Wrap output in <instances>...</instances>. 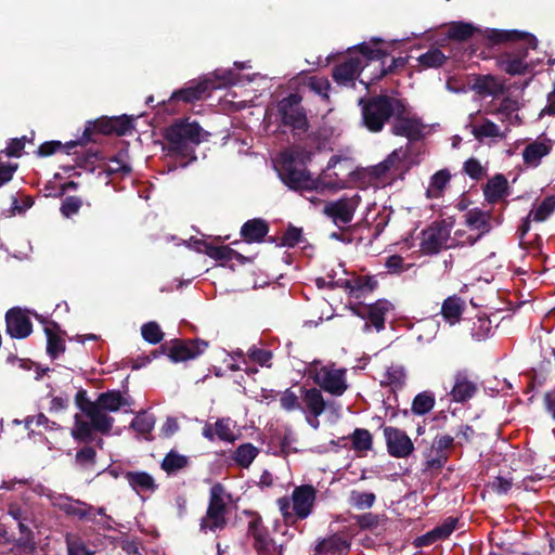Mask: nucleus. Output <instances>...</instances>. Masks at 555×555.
<instances>
[{
  "mask_svg": "<svg viewBox=\"0 0 555 555\" xmlns=\"http://www.w3.org/2000/svg\"><path fill=\"white\" fill-rule=\"evenodd\" d=\"M426 463L425 466L428 469H441L449 460L447 453L433 452L430 449L428 453H425Z\"/></svg>",
  "mask_w": 555,
  "mask_h": 555,
  "instance_id": "nucleus-64",
  "label": "nucleus"
},
{
  "mask_svg": "<svg viewBox=\"0 0 555 555\" xmlns=\"http://www.w3.org/2000/svg\"><path fill=\"white\" fill-rule=\"evenodd\" d=\"M391 304L387 300H377L376 302L367 306L366 315L367 322L364 323V330L367 331L372 325L377 332L385 328V315L389 311ZM364 318V315H362Z\"/></svg>",
  "mask_w": 555,
  "mask_h": 555,
  "instance_id": "nucleus-25",
  "label": "nucleus"
},
{
  "mask_svg": "<svg viewBox=\"0 0 555 555\" xmlns=\"http://www.w3.org/2000/svg\"><path fill=\"white\" fill-rule=\"evenodd\" d=\"M155 426V417L146 412H140L131 422L130 427L141 435H149Z\"/></svg>",
  "mask_w": 555,
  "mask_h": 555,
  "instance_id": "nucleus-47",
  "label": "nucleus"
},
{
  "mask_svg": "<svg viewBox=\"0 0 555 555\" xmlns=\"http://www.w3.org/2000/svg\"><path fill=\"white\" fill-rule=\"evenodd\" d=\"M434 405L435 397L428 391H423L414 397L411 410L416 415H425Z\"/></svg>",
  "mask_w": 555,
  "mask_h": 555,
  "instance_id": "nucleus-43",
  "label": "nucleus"
},
{
  "mask_svg": "<svg viewBox=\"0 0 555 555\" xmlns=\"http://www.w3.org/2000/svg\"><path fill=\"white\" fill-rule=\"evenodd\" d=\"M299 391L301 400L300 411L306 415L308 424L317 429L320 425L318 418L325 412L327 403L323 398L321 389L301 386Z\"/></svg>",
  "mask_w": 555,
  "mask_h": 555,
  "instance_id": "nucleus-13",
  "label": "nucleus"
},
{
  "mask_svg": "<svg viewBox=\"0 0 555 555\" xmlns=\"http://www.w3.org/2000/svg\"><path fill=\"white\" fill-rule=\"evenodd\" d=\"M351 540L343 532H335L317 540L313 555H348Z\"/></svg>",
  "mask_w": 555,
  "mask_h": 555,
  "instance_id": "nucleus-18",
  "label": "nucleus"
},
{
  "mask_svg": "<svg viewBox=\"0 0 555 555\" xmlns=\"http://www.w3.org/2000/svg\"><path fill=\"white\" fill-rule=\"evenodd\" d=\"M134 119L127 115L113 117L114 134L120 137L130 133L134 129Z\"/></svg>",
  "mask_w": 555,
  "mask_h": 555,
  "instance_id": "nucleus-58",
  "label": "nucleus"
},
{
  "mask_svg": "<svg viewBox=\"0 0 555 555\" xmlns=\"http://www.w3.org/2000/svg\"><path fill=\"white\" fill-rule=\"evenodd\" d=\"M465 307V301L461 297L453 295L444 299L441 314L448 323L453 325L461 320Z\"/></svg>",
  "mask_w": 555,
  "mask_h": 555,
  "instance_id": "nucleus-28",
  "label": "nucleus"
},
{
  "mask_svg": "<svg viewBox=\"0 0 555 555\" xmlns=\"http://www.w3.org/2000/svg\"><path fill=\"white\" fill-rule=\"evenodd\" d=\"M317 500V489L312 485L295 487L292 493L294 515L298 519H306L313 509Z\"/></svg>",
  "mask_w": 555,
  "mask_h": 555,
  "instance_id": "nucleus-21",
  "label": "nucleus"
},
{
  "mask_svg": "<svg viewBox=\"0 0 555 555\" xmlns=\"http://www.w3.org/2000/svg\"><path fill=\"white\" fill-rule=\"evenodd\" d=\"M417 61L423 69L438 68L444 64V62L447 61V56L440 49L434 48L429 49L427 52L420 55L417 57Z\"/></svg>",
  "mask_w": 555,
  "mask_h": 555,
  "instance_id": "nucleus-38",
  "label": "nucleus"
},
{
  "mask_svg": "<svg viewBox=\"0 0 555 555\" xmlns=\"http://www.w3.org/2000/svg\"><path fill=\"white\" fill-rule=\"evenodd\" d=\"M276 504H278L279 509L283 516L284 522L286 525L295 524L296 519H298V518L296 515H294L292 498L291 499L287 496L279 498L276 500Z\"/></svg>",
  "mask_w": 555,
  "mask_h": 555,
  "instance_id": "nucleus-61",
  "label": "nucleus"
},
{
  "mask_svg": "<svg viewBox=\"0 0 555 555\" xmlns=\"http://www.w3.org/2000/svg\"><path fill=\"white\" fill-rule=\"evenodd\" d=\"M61 328L56 322L44 328L47 336V353L51 359H57L66 349L65 340L60 335Z\"/></svg>",
  "mask_w": 555,
  "mask_h": 555,
  "instance_id": "nucleus-27",
  "label": "nucleus"
},
{
  "mask_svg": "<svg viewBox=\"0 0 555 555\" xmlns=\"http://www.w3.org/2000/svg\"><path fill=\"white\" fill-rule=\"evenodd\" d=\"M301 102L302 96L294 92L280 100L276 106L281 126L289 128L295 138L306 133L310 128L307 112Z\"/></svg>",
  "mask_w": 555,
  "mask_h": 555,
  "instance_id": "nucleus-6",
  "label": "nucleus"
},
{
  "mask_svg": "<svg viewBox=\"0 0 555 555\" xmlns=\"http://www.w3.org/2000/svg\"><path fill=\"white\" fill-rule=\"evenodd\" d=\"M464 218L465 224L472 231H478V233L476 235H466L465 240L462 242L463 244L473 246L485 234L489 233L492 228L490 212L483 211L480 208H472L467 210L466 214L464 215Z\"/></svg>",
  "mask_w": 555,
  "mask_h": 555,
  "instance_id": "nucleus-16",
  "label": "nucleus"
},
{
  "mask_svg": "<svg viewBox=\"0 0 555 555\" xmlns=\"http://www.w3.org/2000/svg\"><path fill=\"white\" fill-rule=\"evenodd\" d=\"M365 67L366 64L363 66L360 57L349 56L333 67L332 76L337 83L348 85L353 82Z\"/></svg>",
  "mask_w": 555,
  "mask_h": 555,
  "instance_id": "nucleus-22",
  "label": "nucleus"
},
{
  "mask_svg": "<svg viewBox=\"0 0 555 555\" xmlns=\"http://www.w3.org/2000/svg\"><path fill=\"white\" fill-rule=\"evenodd\" d=\"M555 210V198L546 197L537 208L532 209L522 221V235L528 231L530 221H544Z\"/></svg>",
  "mask_w": 555,
  "mask_h": 555,
  "instance_id": "nucleus-34",
  "label": "nucleus"
},
{
  "mask_svg": "<svg viewBox=\"0 0 555 555\" xmlns=\"http://www.w3.org/2000/svg\"><path fill=\"white\" fill-rule=\"evenodd\" d=\"M326 171H323L318 178H312L311 185H308L307 191H317L323 193L324 191H337L340 185L337 181L327 180Z\"/></svg>",
  "mask_w": 555,
  "mask_h": 555,
  "instance_id": "nucleus-52",
  "label": "nucleus"
},
{
  "mask_svg": "<svg viewBox=\"0 0 555 555\" xmlns=\"http://www.w3.org/2000/svg\"><path fill=\"white\" fill-rule=\"evenodd\" d=\"M391 133L397 137H404L410 142H415L424 137V128L422 119L416 115H411L409 105L404 100H400L392 116Z\"/></svg>",
  "mask_w": 555,
  "mask_h": 555,
  "instance_id": "nucleus-7",
  "label": "nucleus"
},
{
  "mask_svg": "<svg viewBox=\"0 0 555 555\" xmlns=\"http://www.w3.org/2000/svg\"><path fill=\"white\" fill-rule=\"evenodd\" d=\"M464 172L473 180L479 181L486 175V169L477 158H468L463 166Z\"/></svg>",
  "mask_w": 555,
  "mask_h": 555,
  "instance_id": "nucleus-60",
  "label": "nucleus"
},
{
  "mask_svg": "<svg viewBox=\"0 0 555 555\" xmlns=\"http://www.w3.org/2000/svg\"><path fill=\"white\" fill-rule=\"evenodd\" d=\"M216 81L211 79H204L202 81H190L184 87L176 90L168 99V106H172L178 102L194 103L208 96L211 90L217 89Z\"/></svg>",
  "mask_w": 555,
  "mask_h": 555,
  "instance_id": "nucleus-14",
  "label": "nucleus"
},
{
  "mask_svg": "<svg viewBox=\"0 0 555 555\" xmlns=\"http://www.w3.org/2000/svg\"><path fill=\"white\" fill-rule=\"evenodd\" d=\"M460 519L457 517H448L440 525L436 526L430 531L418 537L415 541L416 546H429L438 541H444L457 528Z\"/></svg>",
  "mask_w": 555,
  "mask_h": 555,
  "instance_id": "nucleus-23",
  "label": "nucleus"
},
{
  "mask_svg": "<svg viewBox=\"0 0 555 555\" xmlns=\"http://www.w3.org/2000/svg\"><path fill=\"white\" fill-rule=\"evenodd\" d=\"M141 335L149 344L156 345L164 339L165 334L157 322L150 321L141 326Z\"/></svg>",
  "mask_w": 555,
  "mask_h": 555,
  "instance_id": "nucleus-48",
  "label": "nucleus"
},
{
  "mask_svg": "<svg viewBox=\"0 0 555 555\" xmlns=\"http://www.w3.org/2000/svg\"><path fill=\"white\" fill-rule=\"evenodd\" d=\"M477 436L476 430L468 424H461L455 431L456 446L463 447L464 444L472 443Z\"/></svg>",
  "mask_w": 555,
  "mask_h": 555,
  "instance_id": "nucleus-57",
  "label": "nucleus"
},
{
  "mask_svg": "<svg viewBox=\"0 0 555 555\" xmlns=\"http://www.w3.org/2000/svg\"><path fill=\"white\" fill-rule=\"evenodd\" d=\"M385 378L388 385L400 389L405 384V370L402 365H391L387 369Z\"/></svg>",
  "mask_w": 555,
  "mask_h": 555,
  "instance_id": "nucleus-50",
  "label": "nucleus"
},
{
  "mask_svg": "<svg viewBox=\"0 0 555 555\" xmlns=\"http://www.w3.org/2000/svg\"><path fill=\"white\" fill-rule=\"evenodd\" d=\"M5 332L12 338L25 339L33 332L31 320L21 308H11L5 313Z\"/></svg>",
  "mask_w": 555,
  "mask_h": 555,
  "instance_id": "nucleus-17",
  "label": "nucleus"
},
{
  "mask_svg": "<svg viewBox=\"0 0 555 555\" xmlns=\"http://www.w3.org/2000/svg\"><path fill=\"white\" fill-rule=\"evenodd\" d=\"M360 203L361 196L359 194L352 196L345 194L336 201L326 202L322 212L338 227L349 224L353 220Z\"/></svg>",
  "mask_w": 555,
  "mask_h": 555,
  "instance_id": "nucleus-11",
  "label": "nucleus"
},
{
  "mask_svg": "<svg viewBox=\"0 0 555 555\" xmlns=\"http://www.w3.org/2000/svg\"><path fill=\"white\" fill-rule=\"evenodd\" d=\"M204 130L196 121L189 119L175 120L165 129L164 139L168 155L182 159L181 166L185 167L197 159L195 149L203 142ZM208 135L207 132H205Z\"/></svg>",
  "mask_w": 555,
  "mask_h": 555,
  "instance_id": "nucleus-1",
  "label": "nucleus"
},
{
  "mask_svg": "<svg viewBox=\"0 0 555 555\" xmlns=\"http://www.w3.org/2000/svg\"><path fill=\"white\" fill-rule=\"evenodd\" d=\"M125 478L129 486L137 492H154L157 485L152 475L146 472H126Z\"/></svg>",
  "mask_w": 555,
  "mask_h": 555,
  "instance_id": "nucleus-29",
  "label": "nucleus"
},
{
  "mask_svg": "<svg viewBox=\"0 0 555 555\" xmlns=\"http://www.w3.org/2000/svg\"><path fill=\"white\" fill-rule=\"evenodd\" d=\"M306 152L284 151L279 156V177L282 182L294 191H307L312 183L311 173L306 168Z\"/></svg>",
  "mask_w": 555,
  "mask_h": 555,
  "instance_id": "nucleus-4",
  "label": "nucleus"
},
{
  "mask_svg": "<svg viewBox=\"0 0 555 555\" xmlns=\"http://www.w3.org/2000/svg\"><path fill=\"white\" fill-rule=\"evenodd\" d=\"M450 227L446 221H435L421 232L420 250L423 255L433 256L447 249L450 238Z\"/></svg>",
  "mask_w": 555,
  "mask_h": 555,
  "instance_id": "nucleus-10",
  "label": "nucleus"
},
{
  "mask_svg": "<svg viewBox=\"0 0 555 555\" xmlns=\"http://www.w3.org/2000/svg\"><path fill=\"white\" fill-rule=\"evenodd\" d=\"M259 450L253 443L246 442L236 448L233 452L232 459L234 462L243 467L248 468L258 455Z\"/></svg>",
  "mask_w": 555,
  "mask_h": 555,
  "instance_id": "nucleus-35",
  "label": "nucleus"
},
{
  "mask_svg": "<svg viewBox=\"0 0 555 555\" xmlns=\"http://www.w3.org/2000/svg\"><path fill=\"white\" fill-rule=\"evenodd\" d=\"M384 515L364 513L356 516V524L361 530H373L377 528L383 520Z\"/></svg>",
  "mask_w": 555,
  "mask_h": 555,
  "instance_id": "nucleus-59",
  "label": "nucleus"
},
{
  "mask_svg": "<svg viewBox=\"0 0 555 555\" xmlns=\"http://www.w3.org/2000/svg\"><path fill=\"white\" fill-rule=\"evenodd\" d=\"M351 441L353 450L358 452L369 451L373 446L372 435L364 428H356L351 435Z\"/></svg>",
  "mask_w": 555,
  "mask_h": 555,
  "instance_id": "nucleus-44",
  "label": "nucleus"
},
{
  "mask_svg": "<svg viewBox=\"0 0 555 555\" xmlns=\"http://www.w3.org/2000/svg\"><path fill=\"white\" fill-rule=\"evenodd\" d=\"M12 550H16L21 554L33 555L37 550L34 532L22 533L17 539L13 537Z\"/></svg>",
  "mask_w": 555,
  "mask_h": 555,
  "instance_id": "nucleus-45",
  "label": "nucleus"
},
{
  "mask_svg": "<svg viewBox=\"0 0 555 555\" xmlns=\"http://www.w3.org/2000/svg\"><path fill=\"white\" fill-rule=\"evenodd\" d=\"M93 430L94 428L90 423L80 421L78 415H76L75 427L72 430L74 440L85 446H89V443L95 441L96 446L102 449L104 441L102 438H95Z\"/></svg>",
  "mask_w": 555,
  "mask_h": 555,
  "instance_id": "nucleus-30",
  "label": "nucleus"
},
{
  "mask_svg": "<svg viewBox=\"0 0 555 555\" xmlns=\"http://www.w3.org/2000/svg\"><path fill=\"white\" fill-rule=\"evenodd\" d=\"M269 232V224L266 220L255 218L247 220L241 228V236L246 243H260Z\"/></svg>",
  "mask_w": 555,
  "mask_h": 555,
  "instance_id": "nucleus-26",
  "label": "nucleus"
},
{
  "mask_svg": "<svg viewBox=\"0 0 555 555\" xmlns=\"http://www.w3.org/2000/svg\"><path fill=\"white\" fill-rule=\"evenodd\" d=\"M250 519L247 525V534L254 539V548L258 555H283V545L278 544L268 533L262 524L261 516L256 512H244Z\"/></svg>",
  "mask_w": 555,
  "mask_h": 555,
  "instance_id": "nucleus-8",
  "label": "nucleus"
},
{
  "mask_svg": "<svg viewBox=\"0 0 555 555\" xmlns=\"http://www.w3.org/2000/svg\"><path fill=\"white\" fill-rule=\"evenodd\" d=\"M96 457L98 453L94 447L83 446L77 450L74 462L80 472L91 473L94 470Z\"/></svg>",
  "mask_w": 555,
  "mask_h": 555,
  "instance_id": "nucleus-33",
  "label": "nucleus"
},
{
  "mask_svg": "<svg viewBox=\"0 0 555 555\" xmlns=\"http://www.w3.org/2000/svg\"><path fill=\"white\" fill-rule=\"evenodd\" d=\"M81 206L82 201L80 197L67 196L63 199L60 211L64 217L70 218L79 211Z\"/></svg>",
  "mask_w": 555,
  "mask_h": 555,
  "instance_id": "nucleus-62",
  "label": "nucleus"
},
{
  "mask_svg": "<svg viewBox=\"0 0 555 555\" xmlns=\"http://www.w3.org/2000/svg\"><path fill=\"white\" fill-rule=\"evenodd\" d=\"M230 502L231 494L227 492L225 487L220 482L212 485L209 489L206 514L201 519V531L217 532L225 529Z\"/></svg>",
  "mask_w": 555,
  "mask_h": 555,
  "instance_id": "nucleus-5",
  "label": "nucleus"
},
{
  "mask_svg": "<svg viewBox=\"0 0 555 555\" xmlns=\"http://www.w3.org/2000/svg\"><path fill=\"white\" fill-rule=\"evenodd\" d=\"M498 66L499 68L511 75H520V55L519 54H511L503 53L498 57Z\"/></svg>",
  "mask_w": 555,
  "mask_h": 555,
  "instance_id": "nucleus-41",
  "label": "nucleus"
},
{
  "mask_svg": "<svg viewBox=\"0 0 555 555\" xmlns=\"http://www.w3.org/2000/svg\"><path fill=\"white\" fill-rule=\"evenodd\" d=\"M67 555H94L95 552L88 546L82 538L76 534H67L65 538Z\"/></svg>",
  "mask_w": 555,
  "mask_h": 555,
  "instance_id": "nucleus-42",
  "label": "nucleus"
},
{
  "mask_svg": "<svg viewBox=\"0 0 555 555\" xmlns=\"http://www.w3.org/2000/svg\"><path fill=\"white\" fill-rule=\"evenodd\" d=\"M345 375L346 372L344 370H335L323 366L315 374L314 382L324 391L333 396H341L347 389Z\"/></svg>",
  "mask_w": 555,
  "mask_h": 555,
  "instance_id": "nucleus-19",
  "label": "nucleus"
},
{
  "mask_svg": "<svg viewBox=\"0 0 555 555\" xmlns=\"http://www.w3.org/2000/svg\"><path fill=\"white\" fill-rule=\"evenodd\" d=\"M400 100L388 94L361 98L358 104L361 107L363 126L371 132H380L395 115Z\"/></svg>",
  "mask_w": 555,
  "mask_h": 555,
  "instance_id": "nucleus-2",
  "label": "nucleus"
},
{
  "mask_svg": "<svg viewBox=\"0 0 555 555\" xmlns=\"http://www.w3.org/2000/svg\"><path fill=\"white\" fill-rule=\"evenodd\" d=\"M90 418V424L102 434H108L113 427L114 418L108 416L100 408L94 409L90 414L87 415Z\"/></svg>",
  "mask_w": 555,
  "mask_h": 555,
  "instance_id": "nucleus-39",
  "label": "nucleus"
},
{
  "mask_svg": "<svg viewBox=\"0 0 555 555\" xmlns=\"http://www.w3.org/2000/svg\"><path fill=\"white\" fill-rule=\"evenodd\" d=\"M302 240V229L289 224L281 237L280 245L295 247Z\"/></svg>",
  "mask_w": 555,
  "mask_h": 555,
  "instance_id": "nucleus-55",
  "label": "nucleus"
},
{
  "mask_svg": "<svg viewBox=\"0 0 555 555\" xmlns=\"http://www.w3.org/2000/svg\"><path fill=\"white\" fill-rule=\"evenodd\" d=\"M189 465V459L185 455L179 454L175 450H170L160 463V467L168 475L175 474Z\"/></svg>",
  "mask_w": 555,
  "mask_h": 555,
  "instance_id": "nucleus-36",
  "label": "nucleus"
},
{
  "mask_svg": "<svg viewBox=\"0 0 555 555\" xmlns=\"http://www.w3.org/2000/svg\"><path fill=\"white\" fill-rule=\"evenodd\" d=\"M486 38L493 44L515 42L520 40V30L487 29Z\"/></svg>",
  "mask_w": 555,
  "mask_h": 555,
  "instance_id": "nucleus-40",
  "label": "nucleus"
},
{
  "mask_svg": "<svg viewBox=\"0 0 555 555\" xmlns=\"http://www.w3.org/2000/svg\"><path fill=\"white\" fill-rule=\"evenodd\" d=\"M376 501L373 492H361L352 490L350 492V503L358 509L371 508Z\"/></svg>",
  "mask_w": 555,
  "mask_h": 555,
  "instance_id": "nucleus-51",
  "label": "nucleus"
},
{
  "mask_svg": "<svg viewBox=\"0 0 555 555\" xmlns=\"http://www.w3.org/2000/svg\"><path fill=\"white\" fill-rule=\"evenodd\" d=\"M61 511H63L66 515L76 516L80 519H83L88 516L87 513V504L80 501H73L70 498L65 496L63 502L59 504Z\"/></svg>",
  "mask_w": 555,
  "mask_h": 555,
  "instance_id": "nucleus-46",
  "label": "nucleus"
},
{
  "mask_svg": "<svg viewBox=\"0 0 555 555\" xmlns=\"http://www.w3.org/2000/svg\"><path fill=\"white\" fill-rule=\"evenodd\" d=\"M387 452L396 459H406L414 451V443L406 433L398 427L383 426Z\"/></svg>",
  "mask_w": 555,
  "mask_h": 555,
  "instance_id": "nucleus-15",
  "label": "nucleus"
},
{
  "mask_svg": "<svg viewBox=\"0 0 555 555\" xmlns=\"http://www.w3.org/2000/svg\"><path fill=\"white\" fill-rule=\"evenodd\" d=\"M552 149L553 142L547 138L543 137L529 141L522 149V171L525 168L534 169L539 167Z\"/></svg>",
  "mask_w": 555,
  "mask_h": 555,
  "instance_id": "nucleus-20",
  "label": "nucleus"
},
{
  "mask_svg": "<svg viewBox=\"0 0 555 555\" xmlns=\"http://www.w3.org/2000/svg\"><path fill=\"white\" fill-rule=\"evenodd\" d=\"M383 42V39L373 37L369 43L362 42L356 47L360 54L366 60V66H370L372 62H379L378 70L372 73V75L367 77V80L360 79V82L363 83L366 89H369L370 85L382 80L387 75L396 74L400 69H403L409 63V56H399L392 57L391 63L386 66L385 59L390 55V52L377 47Z\"/></svg>",
  "mask_w": 555,
  "mask_h": 555,
  "instance_id": "nucleus-3",
  "label": "nucleus"
},
{
  "mask_svg": "<svg viewBox=\"0 0 555 555\" xmlns=\"http://www.w3.org/2000/svg\"><path fill=\"white\" fill-rule=\"evenodd\" d=\"M356 285V296L360 297V295L370 293L377 286V281L373 276L361 275L354 279Z\"/></svg>",
  "mask_w": 555,
  "mask_h": 555,
  "instance_id": "nucleus-63",
  "label": "nucleus"
},
{
  "mask_svg": "<svg viewBox=\"0 0 555 555\" xmlns=\"http://www.w3.org/2000/svg\"><path fill=\"white\" fill-rule=\"evenodd\" d=\"M477 385L470 380L466 371H459L454 375V385L450 395L455 402H465L474 397Z\"/></svg>",
  "mask_w": 555,
  "mask_h": 555,
  "instance_id": "nucleus-24",
  "label": "nucleus"
},
{
  "mask_svg": "<svg viewBox=\"0 0 555 555\" xmlns=\"http://www.w3.org/2000/svg\"><path fill=\"white\" fill-rule=\"evenodd\" d=\"M522 78L533 77L544 70L547 53L539 47V40L530 33L522 31Z\"/></svg>",
  "mask_w": 555,
  "mask_h": 555,
  "instance_id": "nucleus-9",
  "label": "nucleus"
},
{
  "mask_svg": "<svg viewBox=\"0 0 555 555\" xmlns=\"http://www.w3.org/2000/svg\"><path fill=\"white\" fill-rule=\"evenodd\" d=\"M209 343L204 339H180L176 338L170 341V346L167 345L166 352L169 360L173 363L184 362L192 360L203 354Z\"/></svg>",
  "mask_w": 555,
  "mask_h": 555,
  "instance_id": "nucleus-12",
  "label": "nucleus"
},
{
  "mask_svg": "<svg viewBox=\"0 0 555 555\" xmlns=\"http://www.w3.org/2000/svg\"><path fill=\"white\" fill-rule=\"evenodd\" d=\"M476 28L466 22H453L449 25L447 37L454 41H466L474 36Z\"/></svg>",
  "mask_w": 555,
  "mask_h": 555,
  "instance_id": "nucleus-37",
  "label": "nucleus"
},
{
  "mask_svg": "<svg viewBox=\"0 0 555 555\" xmlns=\"http://www.w3.org/2000/svg\"><path fill=\"white\" fill-rule=\"evenodd\" d=\"M205 254L218 261H230L233 259L232 248L228 245L215 246L210 243H205Z\"/></svg>",
  "mask_w": 555,
  "mask_h": 555,
  "instance_id": "nucleus-49",
  "label": "nucleus"
},
{
  "mask_svg": "<svg viewBox=\"0 0 555 555\" xmlns=\"http://www.w3.org/2000/svg\"><path fill=\"white\" fill-rule=\"evenodd\" d=\"M506 178L498 173L490 179L483 188V195L489 203H495L508 195Z\"/></svg>",
  "mask_w": 555,
  "mask_h": 555,
  "instance_id": "nucleus-31",
  "label": "nucleus"
},
{
  "mask_svg": "<svg viewBox=\"0 0 555 555\" xmlns=\"http://www.w3.org/2000/svg\"><path fill=\"white\" fill-rule=\"evenodd\" d=\"M231 423L232 421L230 417H222L217 420L215 423V433L219 440L234 442L235 436L231 429Z\"/></svg>",
  "mask_w": 555,
  "mask_h": 555,
  "instance_id": "nucleus-54",
  "label": "nucleus"
},
{
  "mask_svg": "<svg viewBox=\"0 0 555 555\" xmlns=\"http://www.w3.org/2000/svg\"><path fill=\"white\" fill-rule=\"evenodd\" d=\"M280 405L286 412H293L296 410L300 411V393L297 395L295 391L292 390V388H287L285 391L282 392L280 397Z\"/></svg>",
  "mask_w": 555,
  "mask_h": 555,
  "instance_id": "nucleus-53",
  "label": "nucleus"
},
{
  "mask_svg": "<svg viewBox=\"0 0 555 555\" xmlns=\"http://www.w3.org/2000/svg\"><path fill=\"white\" fill-rule=\"evenodd\" d=\"M98 405L103 411L117 412L121 406L129 405L119 390H107L98 397Z\"/></svg>",
  "mask_w": 555,
  "mask_h": 555,
  "instance_id": "nucleus-32",
  "label": "nucleus"
},
{
  "mask_svg": "<svg viewBox=\"0 0 555 555\" xmlns=\"http://www.w3.org/2000/svg\"><path fill=\"white\" fill-rule=\"evenodd\" d=\"M104 172H106L107 176L121 173L122 176H127L131 172V167L124 162L122 155L118 154L117 156H114L111 158V164L107 165L104 169Z\"/></svg>",
  "mask_w": 555,
  "mask_h": 555,
  "instance_id": "nucleus-56",
  "label": "nucleus"
}]
</instances>
